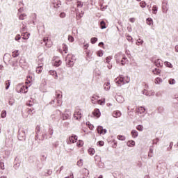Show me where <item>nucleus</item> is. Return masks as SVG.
<instances>
[{
	"label": "nucleus",
	"instance_id": "nucleus-1",
	"mask_svg": "<svg viewBox=\"0 0 178 178\" xmlns=\"http://www.w3.org/2000/svg\"><path fill=\"white\" fill-rule=\"evenodd\" d=\"M56 113H59L60 119H62V120H69L72 118V113L67 109H65L64 113H62L60 110H56Z\"/></svg>",
	"mask_w": 178,
	"mask_h": 178
},
{
	"label": "nucleus",
	"instance_id": "nucleus-2",
	"mask_svg": "<svg viewBox=\"0 0 178 178\" xmlns=\"http://www.w3.org/2000/svg\"><path fill=\"white\" fill-rule=\"evenodd\" d=\"M76 56L73 54H67L65 57V63L68 67H73L76 62Z\"/></svg>",
	"mask_w": 178,
	"mask_h": 178
},
{
	"label": "nucleus",
	"instance_id": "nucleus-3",
	"mask_svg": "<svg viewBox=\"0 0 178 178\" xmlns=\"http://www.w3.org/2000/svg\"><path fill=\"white\" fill-rule=\"evenodd\" d=\"M29 87L25 86L23 83H18L16 88V92L22 94H26Z\"/></svg>",
	"mask_w": 178,
	"mask_h": 178
},
{
	"label": "nucleus",
	"instance_id": "nucleus-4",
	"mask_svg": "<svg viewBox=\"0 0 178 178\" xmlns=\"http://www.w3.org/2000/svg\"><path fill=\"white\" fill-rule=\"evenodd\" d=\"M18 140L19 141H25L26 140V131L24 129H20L18 131Z\"/></svg>",
	"mask_w": 178,
	"mask_h": 178
},
{
	"label": "nucleus",
	"instance_id": "nucleus-5",
	"mask_svg": "<svg viewBox=\"0 0 178 178\" xmlns=\"http://www.w3.org/2000/svg\"><path fill=\"white\" fill-rule=\"evenodd\" d=\"M73 116L76 119V120H80V119H81V117L83 116V114H81V111H80V110H78L76 108L74 112Z\"/></svg>",
	"mask_w": 178,
	"mask_h": 178
},
{
	"label": "nucleus",
	"instance_id": "nucleus-6",
	"mask_svg": "<svg viewBox=\"0 0 178 178\" xmlns=\"http://www.w3.org/2000/svg\"><path fill=\"white\" fill-rule=\"evenodd\" d=\"M42 41L47 48H51V47H52V41H51V40H49L48 38H43Z\"/></svg>",
	"mask_w": 178,
	"mask_h": 178
},
{
	"label": "nucleus",
	"instance_id": "nucleus-7",
	"mask_svg": "<svg viewBox=\"0 0 178 178\" xmlns=\"http://www.w3.org/2000/svg\"><path fill=\"white\" fill-rule=\"evenodd\" d=\"M124 56V54L122 52H119V53L116 54L114 56V58L116 60V63H120V60L123 58Z\"/></svg>",
	"mask_w": 178,
	"mask_h": 178
},
{
	"label": "nucleus",
	"instance_id": "nucleus-8",
	"mask_svg": "<svg viewBox=\"0 0 178 178\" xmlns=\"http://www.w3.org/2000/svg\"><path fill=\"white\" fill-rule=\"evenodd\" d=\"M77 136L72 134L69 140H67V144H74V143H76V141H77Z\"/></svg>",
	"mask_w": 178,
	"mask_h": 178
},
{
	"label": "nucleus",
	"instance_id": "nucleus-9",
	"mask_svg": "<svg viewBox=\"0 0 178 178\" xmlns=\"http://www.w3.org/2000/svg\"><path fill=\"white\" fill-rule=\"evenodd\" d=\"M99 134H106V129H104L103 126H98L97 128Z\"/></svg>",
	"mask_w": 178,
	"mask_h": 178
},
{
	"label": "nucleus",
	"instance_id": "nucleus-10",
	"mask_svg": "<svg viewBox=\"0 0 178 178\" xmlns=\"http://www.w3.org/2000/svg\"><path fill=\"white\" fill-rule=\"evenodd\" d=\"M153 63H154L155 66L156 67H162L163 66V62L161 59H156L155 60Z\"/></svg>",
	"mask_w": 178,
	"mask_h": 178
},
{
	"label": "nucleus",
	"instance_id": "nucleus-11",
	"mask_svg": "<svg viewBox=\"0 0 178 178\" xmlns=\"http://www.w3.org/2000/svg\"><path fill=\"white\" fill-rule=\"evenodd\" d=\"M54 8H58L62 5V2L60 0H52Z\"/></svg>",
	"mask_w": 178,
	"mask_h": 178
},
{
	"label": "nucleus",
	"instance_id": "nucleus-12",
	"mask_svg": "<svg viewBox=\"0 0 178 178\" xmlns=\"http://www.w3.org/2000/svg\"><path fill=\"white\" fill-rule=\"evenodd\" d=\"M115 99L119 104H123V102H124V97L122 95L115 96Z\"/></svg>",
	"mask_w": 178,
	"mask_h": 178
},
{
	"label": "nucleus",
	"instance_id": "nucleus-13",
	"mask_svg": "<svg viewBox=\"0 0 178 178\" xmlns=\"http://www.w3.org/2000/svg\"><path fill=\"white\" fill-rule=\"evenodd\" d=\"M35 166L37 168L38 170H41L42 169V163L40 160H36L35 162Z\"/></svg>",
	"mask_w": 178,
	"mask_h": 178
},
{
	"label": "nucleus",
	"instance_id": "nucleus-14",
	"mask_svg": "<svg viewBox=\"0 0 178 178\" xmlns=\"http://www.w3.org/2000/svg\"><path fill=\"white\" fill-rule=\"evenodd\" d=\"M128 62L129 59H127V57L124 54V56L121 58V60H120V63H121L122 66H124V64Z\"/></svg>",
	"mask_w": 178,
	"mask_h": 178
},
{
	"label": "nucleus",
	"instance_id": "nucleus-15",
	"mask_svg": "<svg viewBox=\"0 0 178 178\" xmlns=\"http://www.w3.org/2000/svg\"><path fill=\"white\" fill-rule=\"evenodd\" d=\"M93 116H95L96 118H99L101 116V111L99 108H95L94 111L92 112Z\"/></svg>",
	"mask_w": 178,
	"mask_h": 178
},
{
	"label": "nucleus",
	"instance_id": "nucleus-16",
	"mask_svg": "<svg viewBox=\"0 0 178 178\" xmlns=\"http://www.w3.org/2000/svg\"><path fill=\"white\" fill-rule=\"evenodd\" d=\"M99 25L102 30L106 29V23L104 20L100 21Z\"/></svg>",
	"mask_w": 178,
	"mask_h": 178
},
{
	"label": "nucleus",
	"instance_id": "nucleus-17",
	"mask_svg": "<svg viewBox=\"0 0 178 178\" xmlns=\"http://www.w3.org/2000/svg\"><path fill=\"white\" fill-rule=\"evenodd\" d=\"M22 36L23 40H29V38H30V33L23 32Z\"/></svg>",
	"mask_w": 178,
	"mask_h": 178
},
{
	"label": "nucleus",
	"instance_id": "nucleus-18",
	"mask_svg": "<svg viewBox=\"0 0 178 178\" xmlns=\"http://www.w3.org/2000/svg\"><path fill=\"white\" fill-rule=\"evenodd\" d=\"M131 134L133 138H137L138 137V131L136 129L132 130L131 131Z\"/></svg>",
	"mask_w": 178,
	"mask_h": 178
},
{
	"label": "nucleus",
	"instance_id": "nucleus-19",
	"mask_svg": "<svg viewBox=\"0 0 178 178\" xmlns=\"http://www.w3.org/2000/svg\"><path fill=\"white\" fill-rule=\"evenodd\" d=\"M113 118H120L122 116V113L120 111H115L113 113Z\"/></svg>",
	"mask_w": 178,
	"mask_h": 178
},
{
	"label": "nucleus",
	"instance_id": "nucleus-20",
	"mask_svg": "<svg viewBox=\"0 0 178 178\" xmlns=\"http://www.w3.org/2000/svg\"><path fill=\"white\" fill-rule=\"evenodd\" d=\"M58 116H60V115H59V113H56V111L51 115V119H52L54 121H55V120H56L58 119Z\"/></svg>",
	"mask_w": 178,
	"mask_h": 178
},
{
	"label": "nucleus",
	"instance_id": "nucleus-21",
	"mask_svg": "<svg viewBox=\"0 0 178 178\" xmlns=\"http://www.w3.org/2000/svg\"><path fill=\"white\" fill-rule=\"evenodd\" d=\"M49 74H50L51 76H53L56 79H58V73L55 70H50L49 72Z\"/></svg>",
	"mask_w": 178,
	"mask_h": 178
},
{
	"label": "nucleus",
	"instance_id": "nucleus-22",
	"mask_svg": "<svg viewBox=\"0 0 178 178\" xmlns=\"http://www.w3.org/2000/svg\"><path fill=\"white\" fill-rule=\"evenodd\" d=\"M104 88L106 91H109L111 90V83L109 82H106L104 84Z\"/></svg>",
	"mask_w": 178,
	"mask_h": 178
},
{
	"label": "nucleus",
	"instance_id": "nucleus-23",
	"mask_svg": "<svg viewBox=\"0 0 178 178\" xmlns=\"http://www.w3.org/2000/svg\"><path fill=\"white\" fill-rule=\"evenodd\" d=\"M136 111L141 115L145 112V108L140 106L136 109Z\"/></svg>",
	"mask_w": 178,
	"mask_h": 178
},
{
	"label": "nucleus",
	"instance_id": "nucleus-24",
	"mask_svg": "<svg viewBox=\"0 0 178 178\" xmlns=\"http://www.w3.org/2000/svg\"><path fill=\"white\" fill-rule=\"evenodd\" d=\"M44 138H48V135L47 134V130H45V129L43 130V134L42 135V138L39 139V140H41L42 141H44Z\"/></svg>",
	"mask_w": 178,
	"mask_h": 178
},
{
	"label": "nucleus",
	"instance_id": "nucleus-25",
	"mask_svg": "<svg viewBox=\"0 0 178 178\" xmlns=\"http://www.w3.org/2000/svg\"><path fill=\"white\" fill-rule=\"evenodd\" d=\"M166 5H168V3H163L162 9L163 13H166L168 12V7L166 6Z\"/></svg>",
	"mask_w": 178,
	"mask_h": 178
},
{
	"label": "nucleus",
	"instance_id": "nucleus-26",
	"mask_svg": "<svg viewBox=\"0 0 178 178\" xmlns=\"http://www.w3.org/2000/svg\"><path fill=\"white\" fill-rule=\"evenodd\" d=\"M127 145L128 147H134V145H136V142L133 140H129L127 143Z\"/></svg>",
	"mask_w": 178,
	"mask_h": 178
},
{
	"label": "nucleus",
	"instance_id": "nucleus-27",
	"mask_svg": "<svg viewBox=\"0 0 178 178\" xmlns=\"http://www.w3.org/2000/svg\"><path fill=\"white\" fill-rule=\"evenodd\" d=\"M32 23L33 26H35V20H37V14H33L32 15Z\"/></svg>",
	"mask_w": 178,
	"mask_h": 178
},
{
	"label": "nucleus",
	"instance_id": "nucleus-28",
	"mask_svg": "<svg viewBox=\"0 0 178 178\" xmlns=\"http://www.w3.org/2000/svg\"><path fill=\"white\" fill-rule=\"evenodd\" d=\"M117 84H118L119 86H121V84H125L124 79L123 78L118 79V81H117Z\"/></svg>",
	"mask_w": 178,
	"mask_h": 178
},
{
	"label": "nucleus",
	"instance_id": "nucleus-29",
	"mask_svg": "<svg viewBox=\"0 0 178 178\" xmlns=\"http://www.w3.org/2000/svg\"><path fill=\"white\" fill-rule=\"evenodd\" d=\"M16 161H17V157H16L15 159L14 168L15 169H19V167L20 166V163H17Z\"/></svg>",
	"mask_w": 178,
	"mask_h": 178
},
{
	"label": "nucleus",
	"instance_id": "nucleus-30",
	"mask_svg": "<svg viewBox=\"0 0 178 178\" xmlns=\"http://www.w3.org/2000/svg\"><path fill=\"white\" fill-rule=\"evenodd\" d=\"M164 65L165 66H166V67H169L170 69H172V67H173V65L169 61L164 62Z\"/></svg>",
	"mask_w": 178,
	"mask_h": 178
},
{
	"label": "nucleus",
	"instance_id": "nucleus-31",
	"mask_svg": "<svg viewBox=\"0 0 178 178\" xmlns=\"http://www.w3.org/2000/svg\"><path fill=\"white\" fill-rule=\"evenodd\" d=\"M13 58H17L19 56V50H15L12 53Z\"/></svg>",
	"mask_w": 178,
	"mask_h": 178
},
{
	"label": "nucleus",
	"instance_id": "nucleus-32",
	"mask_svg": "<svg viewBox=\"0 0 178 178\" xmlns=\"http://www.w3.org/2000/svg\"><path fill=\"white\" fill-rule=\"evenodd\" d=\"M161 70L159 68H155L154 70H152V72L154 73V74H161Z\"/></svg>",
	"mask_w": 178,
	"mask_h": 178
},
{
	"label": "nucleus",
	"instance_id": "nucleus-33",
	"mask_svg": "<svg viewBox=\"0 0 178 178\" xmlns=\"http://www.w3.org/2000/svg\"><path fill=\"white\" fill-rule=\"evenodd\" d=\"M147 24L149 26H151V24H153L154 21L152 20V18H147L146 19Z\"/></svg>",
	"mask_w": 178,
	"mask_h": 178
},
{
	"label": "nucleus",
	"instance_id": "nucleus-34",
	"mask_svg": "<svg viewBox=\"0 0 178 178\" xmlns=\"http://www.w3.org/2000/svg\"><path fill=\"white\" fill-rule=\"evenodd\" d=\"M48 134H49V138H51L52 137V134H54V129L52 128H49V131H48Z\"/></svg>",
	"mask_w": 178,
	"mask_h": 178
},
{
	"label": "nucleus",
	"instance_id": "nucleus-35",
	"mask_svg": "<svg viewBox=\"0 0 178 178\" xmlns=\"http://www.w3.org/2000/svg\"><path fill=\"white\" fill-rule=\"evenodd\" d=\"M88 154L89 155H94V154H95V149H94V148H89L88 149Z\"/></svg>",
	"mask_w": 178,
	"mask_h": 178
},
{
	"label": "nucleus",
	"instance_id": "nucleus-36",
	"mask_svg": "<svg viewBox=\"0 0 178 178\" xmlns=\"http://www.w3.org/2000/svg\"><path fill=\"white\" fill-rule=\"evenodd\" d=\"M157 13H158V7L156 6H153L152 13H154V15H156Z\"/></svg>",
	"mask_w": 178,
	"mask_h": 178
},
{
	"label": "nucleus",
	"instance_id": "nucleus-37",
	"mask_svg": "<svg viewBox=\"0 0 178 178\" xmlns=\"http://www.w3.org/2000/svg\"><path fill=\"white\" fill-rule=\"evenodd\" d=\"M118 140H120V141H124L126 140V136H123V135H118Z\"/></svg>",
	"mask_w": 178,
	"mask_h": 178
},
{
	"label": "nucleus",
	"instance_id": "nucleus-38",
	"mask_svg": "<svg viewBox=\"0 0 178 178\" xmlns=\"http://www.w3.org/2000/svg\"><path fill=\"white\" fill-rule=\"evenodd\" d=\"M42 72V66H38L36 67V73L40 74Z\"/></svg>",
	"mask_w": 178,
	"mask_h": 178
},
{
	"label": "nucleus",
	"instance_id": "nucleus-39",
	"mask_svg": "<svg viewBox=\"0 0 178 178\" xmlns=\"http://www.w3.org/2000/svg\"><path fill=\"white\" fill-rule=\"evenodd\" d=\"M9 87H10V80L6 81V90H9Z\"/></svg>",
	"mask_w": 178,
	"mask_h": 178
},
{
	"label": "nucleus",
	"instance_id": "nucleus-40",
	"mask_svg": "<svg viewBox=\"0 0 178 178\" xmlns=\"http://www.w3.org/2000/svg\"><path fill=\"white\" fill-rule=\"evenodd\" d=\"M63 49L65 54H67V45L65 43L63 44Z\"/></svg>",
	"mask_w": 178,
	"mask_h": 178
},
{
	"label": "nucleus",
	"instance_id": "nucleus-41",
	"mask_svg": "<svg viewBox=\"0 0 178 178\" xmlns=\"http://www.w3.org/2000/svg\"><path fill=\"white\" fill-rule=\"evenodd\" d=\"M136 129H138V131H143V130H144V127H143L141 124H139L136 127Z\"/></svg>",
	"mask_w": 178,
	"mask_h": 178
},
{
	"label": "nucleus",
	"instance_id": "nucleus-42",
	"mask_svg": "<svg viewBox=\"0 0 178 178\" xmlns=\"http://www.w3.org/2000/svg\"><path fill=\"white\" fill-rule=\"evenodd\" d=\"M52 175V170H47V172H44V176H51Z\"/></svg>",
	"mask_w": 178,
	"mask_h": 178
},
{
	"label": "nucleus",
	"instance_id": "nucleus-43",
	"mask_svg": "<svg viewBox=\"0 0 178 178\" xmlns=\"http://www.w3.org/2000/svg\"><path fill=\"white\" fill-rule=\"evenodd\" d=\"M19 63L20 65H23V66H26V65H27V63H26V60H24V58H21Z\"/></svg>",
	"mask_w": 178,
	"mask_h": 178
},
{
	"label": "nucleus",
	"instance_id": "nucleus-44",
	"mask_svg": "<svg viewBox=\"0 0 178 178\" xmlns=\"http://www.w3.org/2000/svg\"><path fill=\"white\" fill-rule=\"evenodd\" d=\"M97 41H98V38H92L90 39L91 44H95V42H97Z\"/></svg>",
	"mask_w": 178,
	"mask_h": 178
},
{
	"label": "nucleus",
	"instance_id": "nucleus-45",
	"mask_svg": "<svg viewBox=\"0 0 178 178\" xmlns=\"http://www.w3.org/2000/svg\"><path fill=\"white\" fill-rule=\"evenodd\" d=\"M27 16L25 13H22L19 16V20H24V17Z\"/></svg>",
	"mask_w": 178,
	"mask_h": 178
},
{
	"label": "nucleus",
	"instance_id": "nucleus-46",
	"mask_svg": "<svg viewBox=\"0 0 178 178\" xmlns=\"http://www.w3.org/2000/svg\"><path fill=\"white\" fill-rule=\"evenodd\" d=\"M104 145H105V143L102 140H99L97 143V145H99V147H104Z\"/></svg>",
	"mask_w": 178,
	"mask_h": 178
},
{
	"label": "nucleus",
	"instance_id": "nucleus-47",
	"mask_svg": "<svg viewBox=\"0 0 178 178\" xmlns=\"http://www.w3.org/2000/svg\"><path fill=\"white\" fill-rule=\"evenodd\" d=\"M56 101L58 104H59V99H60V93H58V92H56Z\"/></svg>",
	"mask_w": 178,
	"mask_h": 178
},
{
	"label": "nucleus",
	"instance_id": "nucleus-48",
	"mask_svg": "<svg viewBox=\"0 0 178 178\" xmlns=\"http://www.w3.org/2000/svg\"><path fill=\"white\" fill-rule=\"evenodd\" d=\"M156 84H160V83H162V79L157 77L155 79Z\"/></svg>",
	"mask_w": 178,
	"mask_h": 178
},
{
	"label": "nucleus",
	"instance_id": "nucleus-49",
	"mask_svg": "<svg viewBox=\"0 0 178 178\" xmlns=\"http://www.w3.org/2000/svg\"><path fill=\"white\" fill-rule=\"evenodd\" d=\"M169 84H170L171 86L173 84H176V80H175V79H170L168 81Z\"/></svg>",
	"mask_w": 178,
	"mask_h": 178
},
{
	"label": "nucleus",
	"instance_id": "nucleus-50",
	"mask_svg": "<svg viewBox=\"0 0 178 178\" xmlns=\"http://www.w3.org/2000/svg\"><path fill=\"white\" fill-rule=\"evenodd\" d=\"M144 43V40H141V39H138L136 41V45H142V44Z\"/></svg>",
	"mask_w": 178,
	"mask_h": 178
},
{
	"label": "nucleus",
	"instance_id": "nucleus-51",
	"mask_svg": "<svg viewBox=\"0 0 178 178\" xmlns=\"http://www.w3.org/2000/svg\"><path fill=\"white\" fill-rule=\"evenodd\" d=\"M99 105H105V99L98 100Z\"/></svg>",
	"mask_w": 178,
	"mask_h": 178
},
{
	"label": "nucleus",
	"instance_id": "nucleus-52",
	"mask_svg": "<svg viewBox=\"0 0 178 178\" xmlns=\"http://www.w3.org/2000/svg\"><path fill=\"white\" fill-rule=\"evenodd\" d=\"M40 131H41V127L39 125H38L35 127V133H36V134H38V133H40Z\"/></svg>",
	"mask_w": 178,
	"mask_h": 178
},
{
	"label": "nucleus",
	"instance_id": "nucleus-53",
	"mask_svg": "<svg viewBox=\"0 0 178 178\" xmlns=\"http://www.w3.org/2000/svg\"><path fill=\"white\" fill-rule=\"evenodd\" d=\"M8 104H9V105H10L12 106L13 105V104H15V99L10 98L8 102Z\"/></svg>",
	"mask_w": 178,
	"mask_h": 178
},
{
	"label": "nucleus",
	"instance_id": "nucleus-54",
	"mask_svg": "<svg viewBox=\"0 0 178 178\" xmlns=\"http://www.w3.org/2000/svg\"><path fill=\"white\" fill-rule=\"evenodd\" d=\"M97 56H99V57L102 56V55H104V51L102 50L98 51L97 52Z\"/></svg>",
	"mask_w": 178,
	"mask_h": 178
},
{
	"label": "nucleus",
	"instance_id": "nucleus-55",
	"mask_svg": "<svg viewBox=\"0 0 178 178\" xmlns=\"http://www.w3.org/2000/svg\"><path fill=\"white\" fill-rule=\"evenodd\" d=\"M172 147H173V142H170L169 147L167 148V150L168 151H172Z\"/></svg>",
	"mask_w": 178,
	"mask_h": 178
},
{
	"label": "nucleus",
	"instance_id": "nucleus-56",
	"mask_svg": "<svg viewBox=\"0 0 178 178\" xmlns=\"http://www.w3.org/2000/svg\"><path fill=\"white\" fill-rule=\"evenodd\" d=\"M84 144V143L83 142V140H79V142L76 143L77 147H83V145Z\"/></svg>",
	"mask_w": 178,
	"mask_h": 178
},
{
	"label": "nucleus",
	"instance_id": "nucleus-57",
	"mask_svg": "<svg viewBox=\"0 0 178 178\" xmlns=\"http://www.w3.org/2000/svg\"><path fill=\"white\" fill-rule=\"evenodd\" d=\"M0 169L5 170V163H3V162L0 161Z\"/></svg>",
	"mask_w": 178,
	"mask_h": 178
},
{
	"label": "nucleus",
	"instance_id": "nucleus-58",
	"mask_svg": "<svg viewBox=\"0 0 178 178\" xmlns=\"http://www.w3.org/2000/svg\"><path fill=\"white\" fill-rule=\"evenodd\" d=\"M68 40L70 41V42H73V41H74V38H73V36L69 35H68Z\"/></svg>",
	"mask_w": 178,
	"mask_h": 178
},
{
	"label": "nucleus",
	"instance_id": "nucleus-59",
	"mask_svg": "<svg viewBox=\"0 0 178 178\" xmlns=\"http://www.w3.org/2000/svg\"><path fill=\"white\" fill-rule=\"evenodd\" d=\"M1 118L3 119L4 118H6V111L3 110L1 112Z\"/></svg>",
	"mask_w": 178,
	"mask_h": 178
},
{
	"label": "nucleus",
	"instance_id": "nucleus-60",
	"mask_svg": "<svg viewBox=\"0 0 178 178\" xmlns=\"http://www.w3.org/2000/svg\"><path fill=\"white\" fill-rule=\"evenodd\" d=\"M140 5L141 8H145V6H147V3H145V1H141L140 3Z\"/></svg>",
	"mask_w": 178,
	"mask_h": 178
},
{
	"label": "nucleus",
	"instance_id": "nucleus-61",
	"mask_svg": "<svg viewBox=\"0 0 178 178\" xmlns=\"http://www.w3.org/2000/svg\"><path fill=\"white\" fill-rule=\"evenodd\" d=\"M20 38H22V36H20L19 34H17L15 38V41H19L20 40Z\"/></svg>",
	"mask_w": 178,
	"mask_h": 178
},
{
	"label": "nucleus",
	"instance_id": "nucleus-62",
	"mask_svg": "<svg viewBox=\"0 0 178 178\" xmlns=\"http://www.w3.org/2000/svg\"><path fill=\"white\" fill-rule=\"evenodd\" d=\"M77 165L78 166H83V159H80L79 161H78Z\"/></svg>",
	"mask_w": 178,
	"mask_h": 178
},
{
	"label": "nucleus",
	"instance_id": "nucleus-63",
	"mask_svg": "<svg viewBox=\"0 0 178 178\" xmlns=\"http://www.w3.org/2000/svg\"><path fill=\"white\" fill-rule=\"evenodd\" d=\"M83 2L78 1V3H77V7L78 8H83Z\"/></svg>",
	"mask_w": 178,
	"mask_h": 178
},
{
	"label": "nucleus",
	"instance_id": "nucleus-64",
	"mask_svg": "<svg viewBox=\"0 0 178 178\" xmlns=\"http://www.w3.org/2000/svg\"><path fill=\"white\" fill-rule=\"evenodd\" d=\"M127 40H128V41H129V42H133V38L130 35H128L127 37Z\"/></svg>",
	"mask_w": 178,
	"mask_h": 178
}]
</instances>
